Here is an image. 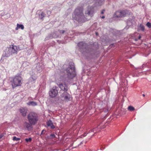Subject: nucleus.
Segmentation results:
<instances>
[{
  "instance_id": "obj_1",
  "label": "nucleus",
  "mask_w": 151,
  "mask_h": 151,
  "mask_svg": "<svg viewBox=\"0 0 151 151\" xmlns=\"http://www.w3.org/2000/svg\"><path fill=\"white\" fill-rule=\"evenodd\" d=\"M93 7L89 6L85 11V16L83 12L82 7H78L76 9L73 14V19L79 22H83L91 19L93 16Z\"/></svg>"
},
{
  "instance_id": "obj_2",
  "label": "nucleus",
  "mask_w": 151,
  "mask_h": 151,
  "mask_svg": "<svg viewBox=\"0 0 151 151\" xmlns=\"http://www.w3.org/2000/svg\"><path fill=\"white\" fill-rule=\"evenodd\" d=\"M63 68L66 71V74L61 76V79L65 82H69L76 75L74 63L70 62L68 65L65 64L63 66Z\"/></svg>"
},
{
  "instance_id": "obj_3",
  "label": "nucleus",
  "mask_w": 151,
  "mask_h": 151,
  "mask_svg": "<svg viewBox=\"0 0 151 151\" xmlns=\"http://www.w3.org/2000/svg\"><path fill=\"white\" fill-rule=\"evenodd\" d=\"M78 45L82 53L88 58H91L95 55L96 48L94 45H88L83 42H79Z\"/></svg>"
},
{
  "instance_id": "obj_4",
  "label": "nucleus",
  "mask_w": 151,
  "mask_h": 151,
  "mask_svg": "<svg viewBox=\"0 0 151 151\" xmlns=\"http://www.w3.org/2000/svg\"><path fill=\"white\" fill-rule=\"evenodd\" d=\"M19 50L18 47L11 45L5 50L3 56L6 57H9L13 55L17 54L18 51Z\"/></svg>"
},
{
  "instance_id": "obj_5",
  "label": "nucleus",
  "mask_w": 151,
  "mask_h": 151,
  "mask_svg": "<svg viewBox=\"0 0 151 151\" xmlns=\"http://www.w3.org/2000/svg\"><path fill=\"white\" fill-rule=\"evenodd\" d=\"M68 32L67 30H58L57 31L49 35L45 39V40H47L49 39H52L53 38H57L58 37H60L62 35L65 34V35H67L68 34Z\"/></svg>"
},
{
  "instance_id": "obj_6",
  "label": "nucleus",
  "mask_w": 151,
  "mask_h": 151,
  "mask_svg": "<svg viewBox=\"0 0 151 151\" xmlns=\"http://www.w3.org/2000/svg\"><path fill=\"white\" fill-rule=\"evenodd\" d=\"M131 12L127 10H119L116 11L114 15V18H122L130 15Z\"/></svg>"
},
{
  "instance_id": "obj_7",
  "label": "nucleus",
  "mask_w": 151,
  "mask_h": 151,
  "mask_svg": "<svg viewBox=\"0 0 151 151\" xmlns=\"http://www.w3.org/2000/svg\"><path fill=\"white\" fill-rule=\"evenodd\" d=\"M28 121L35 124L38 120V117L37 114L34 112H30L27 115Z\"/></svg>"
},
{
  "instance_id": "obj_8",
  "label": "nucleus",
  "mask_w": 151,
  "mask_h": 151,
  "mask_svg": "<svg viewBox=\"0 0 151 151\" xmlns=\"http://www.w3.org/2000/svg\"><path fill=\"white\" fill-rule=\"evenodd\" d=\"M21 77L19 76H16L14 78L12 81V85L14 88L17 86H20L21 85Z\"/></svg>"
},
{
  "instance_id": "obj_9",
  "label": "nucleus",
  "mask_w": 151,
  "mask_h": 151,
  "mask_svg": "<svg viewBox=\"0 0 151 151\" xmlns=\"http://www.w3.org/2000/svg\"><path fill=\"white\" fill-rule=\"evenodd\" d=\"M58 93V88L56 86L53 87L49 92V96L53 98L56 96Z\"/></svg>"
},
{
  "instance_id": "obj_10",
  "label": "nucleus",
  "mask_w": 151,
  "mask_h": 151,
  "mask_svg": "<svg viewBox=\"0 0 151 151\" xmlns=\"http://www.w3.org/2000/svg\"><path fill=\"white\" fill-rule=\"evenodd\" d=\"M70 96L66 91H64L60 95L61 99L63 101H68L69 100Z\"/></svg>"
},
{
  "instance_id": "obj_11",
  "label": "nucleus",
  "mask_w": 151,
  "mask_h": 151,
  "mask_svg": "<svg viewBox=\"0 0 151 151\" xmlns=\"http://www.w3.org/2000/svg\"><path fill=\"white\" fill-rule=\"evenodd\" d=\"M35 125L31 122H25L23 124V127L25 129L28 131L30 130L32 128V125Z\"/></svg>"
},
{
  "instance_id": "obj_12",
  "label": "nucleus",
  "mask_w": 151,
  "mask_h": 151,
  "mask_svg": "<svg viewBox=\"0 0 151 151\" xmlns=\"http://www.w3.org/2000/svg\"><path fill=\"white\" fill-rule=\"evenodd\" d=\"M105 0H94L95 3V5H94L93 6H90L93 7V8L95 6H100L102 5L104 1ZM94 10V9H93Z\"/></svg>"
},
{
  "instance_id": "obj_13",
  "label": "nucleus",
  "mask_w": 151,
  "mask_h": 151,
  "mask_svg": "<svg viewBox=\"0 0 151 151\" xmlns=\"http://www.w3.org/2000/svg\"><path fill=\"white\" fill-rule=\"evenodd\" d=\"M58 86L61 89V93L62 91H67L68 90V87L65 84L60 83L58 85Z\"/></svg>"
},
{
  "instance_id": "obj_14",
  "label": "nucleus",
  "mask_w": 151,
  "mask_h": 151,
  "mask_svg": "<svg viewBox=\"0 0 151 151\" xmlns=\"http://www.w3.org/2000/svg\"><path fill=\"white\" fill-rule=\"evenodd\" d=\"M27 111V109L26 108L22 107L19 109L20 113L22 114L23 116H25L26 115Z\"/></svg>"
},
{
  "instance_id": "obj_15",
  "label": "nucleus",
  "mask_w": 151,
  "mask_h": 151,
  "mask_svg": "<svg viewBox=\"0 0 151 151\" xmlns=\"http://www.w3.org/2000/svg\"><path fill=\"white\" fill-rule=\"evenodd\" d=\"M27 105L29 106H37V102L32 101H29L27 103Z\"/></svg>"
},
{
  "instance_id": "obj_16",
  "label": "nucleus",
  "mask_w": 151,
  "mask_h": 151,
  "mask_svg": "<svg viewBox=\"0 0 151 151\" xmlns=\"http://www.w3.org/2000/svg\"><path fill=\"white\" fill-rule=\"evenodd\" d=\"M47 124L48 127H50L52 129H54L55 128V126L53 124L52 122L50 120L48 121L47 122Z\"/></svg>"
},
{
  "instance_id": "obj_17",
  "label": "nucleus",
  "mask_w": 151,
  "mask_h": 151,
  "mask_svg": "<svg viewBox=\"0 0 151 151\" xmlns=\"http://www.w3.org/2000/svg\"><path fill=\"white\" fill-rule=\"evenodd\" d=\"M36 69L39 73L41 72L42 69L41 65L40 64H37L36 67Z\"/></svg>"
},
{
  "instance_id": "obj_18",
  "label": "nucleus",
  "mask_w": 151,
  "mask_h": 151,
  "mask_svg": "<svg viewBox=\"0 0 151 151\" xmlns=\"http://www.w3.org/2000/svg\"><path fill=\"white\" fill-rule=\"evenodd\" d=\"M21 29L22 30H23L24 28V26L22 24H17V27L15 28V30H17L19 29Z\"/></svg>"
},
{
  "instance_id": "obj_19",
  "label": "nucleus",
  "mask_w": 151,
  "mask_h": 151,
  "mask_svg": "<svg viewBox=\"0 0 151 151\" xmlns=\"http://www.w3.org/2000/svg\"><path fill=\"white\" fill-rule=\"evenodd\" d=\"M37 79L36 76H34L32 75L31 77H30L29 78V83L31 82H32L35 81Z\"/></svg>"
},
{
  "instance_id": "obj_20",
  "label": "nucleus",
  "mask_w": 151,
  "mask_h": 151,
  "mask_svg": "<svg viewBox=\"0 0 151 151\" xmlns=\"http://www.w3.org/2000/svg\"><path fill=\"white\" fill-rule=\"evenodd\" d=\"M113 34L116 36H118L120 34V31H119L116 30L115 29L113 30Z\"/></svg>"
},
{
  "instance_id": "obj_21",
  "label": "nucleus",
  "mask_w": 151,
  "mask_h": 151,
  "mask_svg": "<svg viewBox=\"0 0 151 151\" xmlns=\"http://www.w3.org/2000/svg\"><path fill=\"white\" fill-rule=\"evenodd\" d=\"M29 65V63L27 62H25L23 63L22 65V66L24 67H26V66H28Z\"/></svg>"
},
{
  "instance_id": "obj_22",
  "label": "nucleus",
  "mask_w": 151,
  "mask_h": 151,
  "mask_svg": "<svg viewBox=\"0 0 151 151\" xmlns=\"http://www.w3.org/2000/svg\"><path fill=\"white\" fill-rule=\"evenodd\" d=\"M127 25L128 26H130L132 25L133 23L132 22H131L130 20H128L127 22Z\"/></svg>"
},
{
  "instance_id": "obj_23",
  "label": "nucleus",
  "mask_w": 151,
  "mask_h": 151,
  "mask_svg": "<svg viewBox=\"0 0 151 151\" xmlns=\"http://www.w3.org/2000/svg\"><path fill=\"white\" fill-rule=\"evenodd\" d=\"M94 129H92V130H91L89 131H88V132L87 133H86V132L84 133L83 134V135L85 137L87 134H88L89 133H90L91 132H94Z\"/></svg>"
},
{
  "instance_id": "obj_24",
  "label": "nucleus",
  "mask_w": 151,
  "mask_h": 151,
  "mask_svg": "<svg viewBox=\"0 0 151 151\" xmlns=\"http://www.w3.org/2000/svg\"><path fill=\"white\" fill-rule=\"evenodd\" d=\"M128 109L130 111H133L134 110V108L133 107L130 106L128 107Z\"/></svg>"
},
{
  "instance_id": "obj_25",
  "label": "nucleus",
  "mask_w": 151,
  "mask_h": 151,
  "mask_svg": "<svg viewBox=\"0 0 151 151\" xmlns=\"http://www.w3.org/2000/svg\"><path fill=\"white\" fill-rule=\"evenodd\" d=\"M45 14L43 12H42L40 15V17L41 18V19H42V18L44 17Z\"/></svg>"
},
{
  "instance_id": "obj_26",
  "label": "nucleus",
  "mask_w": 151,
  "mask_h": 151,
  "mask_svg": "<svg viewBox=\"0 0 151 151\" xmlns=\"http://www.w3.org/2000/svg\"><path fill=\"white\" fill-rule=\"evenodd\" d=\"M20 138H17L16 137H13V139L14 141H18L20 140Z\"/></svg>"
},
{
  "instance_id": "obj_27",
  "label": "nucleus",
  "mask_w": 151,
  "mask_h": 151,
  "mask_svg": "<svg viewBox=\"0 0 151 151\" xmlns=\"http://www.w3.org/2000/svg\"><path fill=\"white\" fill-rule=\"evenodd\" d=\"M25 140L27 142H30L32 140V138H26L25 139Z\"/></svg>"
},
{
  "instance_id": "obj_28",
  "label": "nucleus",
  "mask_w": 151,
  "mask_h": 151,
  "mask_svg": "<svg viewBox=\"0 0 151 151\" xmlns=\"http://www.w3.org/2000/svg\"><path fill=\"white\" fill-rule=\"evenodd\" d=\"M140 29H141V30L142 31H144L145 29V28L144 27V26H143L141 24L140 25Z\"/></svg>"
},
{
  "instance_id": "obj_29",
  "label": "nucleus",
  "mask_w": 151,
  "mask_h": 151,
  "mask_svg": "<svg viewBox=\"0 0 151 151\" xmlns=\"http://www.w3.org/2000/svg\"><path fill=\"white\" fill-rule=\"evenodd\" d=\"M146 25L147 27L150 28L151 27V23L149 22H148L146 24Z\"/></svg>"
},
{
  "instance_id": "obj_30",
  "label": "nucleus",
  "mask_w": 151,
  "mask_h": 151,
  "mask_svg": "<svg viewBox=\"0 0 151 151\" xmlns=\"http://www.w3.org/2000/svg\"><path fill=\"white\" fill-rule=\"evenodd\" d=\"M46 132V131L44 129L41 132V135L45 133V132Z\"/></svg>"
},
{
  "instance_id": "obj_31",
  "label": "nucleus",
  "mask_w": 151,
  "mask_h": 151,
  "mask_svg": "<svg viewBox=\"0 0 151 151\" xmlns=\"http://www.w3.org/2000/svg\"><path fill=\"white\" fill-rule=\"evenodd\" d=\"M141 38V37L140 35H139V37H138V39H135V41H137L138 40H140V39Z\"/></svg>"
},
{
  "instance_id": "obj_32",
  "label": "nucleus",
  "mask_w": 151,
  "mask_h": 151,
  "mask_svg": "<svg viewBox=\"0 0 151 151\" xmlns=\"http://www.w3.org/2000/svg\"><path fill=\"white\" fill-rule=\"evenodd\" d=\"M47 13L49 16L51 14V12L50 11H47Z\"/></svg>"
},
{
  "instance_id": "obj_33",
  "label": "nucleus",
  "mask_w": 151,
  "mask_h": 151,
  "mask_svg": "<svg viewBox=\"0 0 151 151\" xmlns=\"http://www.w3.org/2000/svg\"><path fill=\"white\" fill-rule=\"evenodd\" d=\"M50 136L52 138H54L55 137V135L54 134H51L50 135Z\"/></svg>"
},
{
  "instance_id": "obj_34",
  "label": "nucleus",
  "mask_w": 151,
  "mask_h": 151,
  "mask_svg": "<svg viewBox=\"0 0 151 151\" xmlns=\"http://www.w3.org/2000/svg\"><path fill=\"white\" fill-rule=\"evenodd\" d=\"M105 11V10H104V9H103V10L101 12V14H104V12Z\"/></svg>"
},
{
  "instance_id": "obj_35",
  "label": "nucleus",
  "mask_w": 151,
  "mask_h": 151,
  "mask_svg": "<svg viewBox=\"0 0 151 151\" xmlns=\"http://www.w3.org/2000/svg\"><path fill=\"white\" fill-rule=\"evenodd\" d=\"M4 135L3 134H0V139Z\"/></svg>"
},
{
  "instance_id": "obj_36",
  "label": "nucleus",
  "mask_w": 151,
  "mask_h": 151,
  "mask_svg": "<svg viewBox=\"0 0 151 151\" xmlns=\"http://www.w3.org/2000/svg\"><path fill=\"white\" fill-rule=\"evenodd\" d=\"M84 137L83 134H82L81 136V138H83Z\"/></svg>"
},
{
  "instance_id": "obj_37",
  "label": "nucleus",
  "mask_w": 151,
  "mask_h": 151,
  "mask_svg": "<svg viewBox=\"0 0 151 151\" xmlns=\"http://www.w3.org/2000/svg\"><path fill=\"white\" fill-rule=\"evenodd\" d=\"M84 137L83 134H82L81 136V138H83Z\"/></svg>"
},
{
  "instance_id": "obj_38",
  "label": "nucleus",
  "mask_w": 151,
  "mask_h": 151,
  "mask_svg": "<svg viewBox=\"0 0 151 151\" xmlns=\"http://www.w3.org/2000/svg\"><path fill=\"white\" fill-rule=\"evenodd\" d=\"M101 18L102 19H104L105 18V17L104 16H103L102 17H101Z\"/></svg>"
},
{
  "instance_id": "obj_39",
  "label": "nucleus",
  "mask_w": 151,
  "mask_h": 151,
  "mask_svg": "<svg viewBox=\"0 0 151 151\" xmlns=\"http://www.w3.org/2000/svg\"><path fill=\"white\" fill-rule=\"evenodd\" d=\"M145 65H142V68L144 67V66H145Z\"/></svg>"
},
{
  "instance_id": "obj_40",
  "label": "nucleus",
  "mask_w": 151,
  "mask_h": 151,
  "mask_svg": "<svg viewBox=\"0 0 151 151\" xmlns=\"http://www.w3.org/2000/svg\"><path fill=\"white\" fill-rule=\"evenodd\" d=\"M67 38V36H65L64 37V39H65Z\"/></svg>"
},
{
  "instance_id": "obj_41",
  "label": "nucleus",
  "mask_w": 151,
  "mask_h": 151,
  "mask_svg": "<svg viewBox=\"0 0 151 151\" xmlns=\"http://www.w3.org/2000/svg\"><path fill=\"white\" fill-rule=\"evenodd\" d=\"M142 96H143L145 97V95L144 94H143L142 95Z\"/></svg>"
},
{
  "instance_id": "obj_42",
  "label": "nucleus",
  "mask_w": 151,
  "mask_h": 151,
  "mask_svg": "<svg viewBox=\"0 0 151 151\" xmlns=\"http://www.w3.org/2000/svg\"><path fill=\"white\" fill-rule=\"evenodd\" d=\"M93 135H94V134H92V135H91V137H92V136H93Z\"/></svg>"
},
{
  "instance_id": "obj_43",
  "label": "nucleus",
  "mask_w": 151,
  "mask_h": 151,
  "mask_svg": "<svg viewBox=\"0 0 151 151\" xmlns=\"http://www.w3.org/2000/svg\"><path fill=\"white\" fill-rule=\"evenodd\" d=\"M89 151H93L91 150H89Z\"/></svg>"
},
{
  "instance_id": "obj_44",
  "label": "nucleus",
  "mask_w": 151,
  "mask_h": 151,
  "mask_svg": "<svg viewBox=\"0 0 151 151\" xmlns=\"http://www.w3.org/2000/svg\"><path fill=\"white\" fill-rule=\"evenodd\" d=\"M127 27H126V28H124V29H127Z\"/></svg>"
},
{
  "instance_id": "obj_45",
  "label": "nucleus",
  "mask_w": 151,
  "mask_h": 151,
  "mask_svg": "<svg viewBox=\"0 0 151 151\" xmlns=\"http://www.w3.org/2000/svg\"><path fill=\"white\" fill-rule=\"evenodd\" d=\"M111 45H114V44H112Z\"/></svg>"
}]
</instances>
